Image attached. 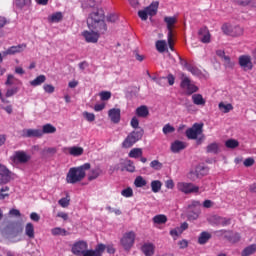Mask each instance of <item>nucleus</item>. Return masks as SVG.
I'll list each match as a JSON object with an SVG mask.
<instances>
[{
	"label": "nucleus",
	"instance_id": "f257e3e1",
	"mask_svg": "<svg viewBox=\"0 0 256 256\" xmlns=\"http://www.w3.org/2000/svg\"><path fill=\"white\" fill-rule=\"evenodd\" d=\"M71 253L75 256H103V253H105V244L99 243L93 250L89 249L87 241L79 240L72 245Z\"/></svg>",
	"mask_w": 256,
	"mask_h": 256
},
{
	"label": "nucleus",
	"instance_id": "f03ea898",
	"mask_svg": "<svg viewBox=\"0 0 256 256\" xmlns=\"http://www.w3.org/2000/svg\"><path fill=\"white\" fill-rule=\"evenodd\" d=\"M88 29L90 31H100V33H107V24H105V12L98 9L92 12L87 19Z\"/></svg>",
	"mask_w": 256,
	"mask_h": 256
},
{
	"label": "nucleus",
	"instance_id": "7ed1b4c3",
	"mask_svg": "<svg viewBox=\"0 0 256 256\" xmlns=\"http://www.w3.org/2000/svg\"><path fill=\"white\" fill-rule=\"evenodd\" d=\"M91 169V163L87 162L78 167H72L69 169L66 175L67 183L71 185H75V183H79L83 181L87 175V171Z\"/></svg>",
	"mask_w": 256,
	"mask_h": 256
},
{
	"label": "nucleus",
	"instance_id": "20e7f679",
	"mask_svg": "<svg viewBox=\"0 0 256 256\" xmlns=\"http://www.w3.org/2000/svg\"><path fill=\"white\" fill-rule=\"evenodd\" d=\"M143 135H145V130H143V128L130 132L122 142L123 149H131L135 143H138V141L143 139Z\"/></svg>",
	"mask_w": 256,
	"mask_h": 256
},
{
	"label": "nucleus",
	"instance_id": "39448f33",
	"mask_svg": "<svg viewBox=\"0 0 256 256\" xmlns=\"http://www.w3.org/2000/svg\"><path fill=\"white\" fill-rule=\"evenodd\" d=\"M158 9H159V2H152L149 6H147L143 10L138 11V17H140L142 21H147L149 16L155 17V15H157Z\"/></svg>",
	"mask_w": 256,
	"mask_h": 256
},
{
	"label": "nucleus",
	"instance_id": "423d86ee",
	"mask_svg": "<svg viewBox=\"0 0 256 256\" xmlns=\"http://www.w3.org/2000/svg\"><path fill=\"white\" fill-rule=\"evenodd\" d=\"M135 237H137V235L135 234L134 231H129L124 233V235L122 236L120 243L123 247V249H125V251H130L131 247H133V245H135Z\"/></svg>",
	"mask_w": 256,
	"mask_h": 256
},
{
	"label": "nucleus",
	"instance_id": "0eeeda50",
	"mask_svg": "<svg viewBox=\"0 0 256 256\" xmlns=\"http://www.w3.org/2000/svg\"><path fill=\"white\" fill-rule=\"evenodd\" d=\"M221 30L224 35H229L230 37H241L244 33L241 26H231L229 24H223Z\"/></svg>",
	"mask_w": 256,
	"mask_h": 256
},
{
	"label": "nucleus",
	"instance_id": "6e6552de",
	"mask_svg": "<svg viewBox=\"0 0 256 256\" xmlns=\"http://www.w3.org/2000/svg\"><path fill=\"white\" fill-rule=\"evenodd\" d=\"M215 234L220 237L224 236L229 243H239V241H241V235L239 233H234L231 230H217Z\"/></svg>",
	"mask_w": 256,
	"mask_h": 256
},
{
	"label": "nucleus",
	"instance_id": "1a4fd4ad",
	"mask_svg": "<svg viewBox=\"0 0 256 256\" xmlns=\"http://www.w3.org/2000/svg\"><path fill=\"white\" fill-rule=\"evenodd\" d=\"M200 135H203V123H194L191 128L186 130L187 139L195 140Z\"/></svg>",
	"mask_w": 256,
	"mask_h": 256
},
{
	"label": "nucleus",
	"instance_id": "9d476101",
	"mask_svg": "<svg viewBox=\"0 0 256 256\" xmlns=\"http://www.w3.org/2000/svg\"><path fill=\"white\" fill-rule=\"evenodd\" d=\"M177 189L181 191V193H185V195H189V193H199V187L195 186L193 183L179 182Z\"/></svg>",
	"mask_w": 256,
	"mask_h": 256
},
{
	"label": "nucleus",
	"instance_id": "9b49d317",
	"mask_svg": "<svg viewBox=\"0 0 256 256\" xmlns=\"http://www.w3.org/2000/svg\"><path fill=\"white\" fill-rule=\"evenodd\" d=\"M13 179V172L0 163V185H7Z\"/></svg>",
	"mask_w": 256,
	"mask_h": 256
},
{
	"label": "nucleus",
	"instance_id": "f8f14e48",
	"mask_svg": "<svg viewBox=\"0 0 256 256\" xmlns=\"http://www.w3.org/2000/svg\"><path fill=\"white\" fill-rule=\"evenodd\" d=\"M103 33L97 30H85L82 32V36L84 37L86 43H97L99 41V37H101Z\"/></svg>",
	"mask_w": 256,
	"mask_h": 256
},
{
	"label": "nucleus",
	"instance_id": "ddd939ff",
	"mask_svg": "<svg viewBox=\"0 0 256 256\" xmlns=\"http://www.w3.org/2000/svg\"><path fill=\"white\" fill-rule=\"evenodd\" d=\"M180 87L182 89H186L188 95H193V93H197V91H199V87L191 83L189 77H184L182 79Z\"/></svg>",
	"mask_w": 256,
	"mask_h": 256
},
{
	"label": "nucleus",
	"instance_id": "4468645a",
	"mask_svg": "<svg viewBox=\"0 0 256 256\" xmlns=\"http://www.w3.org/2000/svg\"><path fill=\"white\" fill-rule=\"evenodd\" d=\"M5 231L11 237H17V235L23 233V227L17 224V222H11L5 227Z\"/></svg>",
	"mask_w": 256,
	"mask_h": 256
},
{
	"label": "nucleus",
	"instance_id": "2eb2a0df",
	"mask_svg": "<svg viewBox=\"0 0 256 256\" xmlns=\"http://www.w3.org/2000/svg\"><path fill=\"white\" fill-rule=\"evenodd\" d=\"M239 65L244 71H251L253 69V62H251V56L242 55L239 57Z\"/></svg>",
	"mask_w": 256,
	"mask_h": 256
},
{
	"label": "nucleus",
	"instance_id": "dca6fc26",
	"mask_svg": "<svg viewBox=\"0 0 256 256\" xmlns=\"http://www.w3.org/2000/svg\"><path fill=\"white\" fill-rule=\"evenodd\" d=\"M14 161L22 164L29 163V161H31V155L23 150L16 151L14 153Z\"/></svg>",
	"mask_w": 256,
	"mask_h": 256
},
{
	"label": "nucleus",
	"instance_id": "f3484780",
	"mask_svg": "<svg viewBox=\"0 0 256 256\" xmlns=\"http://www.w3.org/2000/svg\"><path fill=\"white\" fill-rule=\"evenodd\" d=\"M22 137H36L37 139H41L43 132H41V129H24L22 130Z\"/></svg>",
	"mask_w": 256,
	"mask_h": 256
},
{
	"label": "nucleus",
	"instance_id": "a211bd4d",
	"mask_svg": "<svg viewBox=\"0 0 256 256\" xmlns=\"http://www.w3.org/2000/svg\"><path fill=\"white\" fill-rule=\"evenodd\" d=\"M27 49V44H19L17 46H11L3 52L4 55H16V53H23Z\"/></svg>",
	"mask_w": 256,
	"mask_h": 256
},
{
	"label": "nucleus",
	"instance_id": "6ab92c4d",
	"mask_svg": "<svg viewBox=\"0 0 256 256\" xmlns=\"http://www.w3.org/2000/svg\"><path fill=\"white\" fill-rule=\"evenodd\" d=\"M164 23L167 25L168 34L167 35H175L173 33V28L175 27V24L177 23V17L175 16H165L164 17Z\"/></svg>",
	"mask_w": 256,
	"mask_h": 256
},
{
	"label": "nucleus",
	"instance_id": "aec40b11",
	"mask_svg": "<svg viewBox=\"0 0 256 256\" xmlns=\"http://www.w3.org/2000/svg\"><path fill=\"white\" fill-rule=\"evenodd\" d=\"M199 39L201 43H211V33L207 27L200 28L198 31Z\"/></svg>",
	"mask_w": 256,
	"mask_h": 256
},
{
	"label": "nucleus",
	"instance_id": "412c9836",
	"mask_svg": "<svg viewBox=\"0 0 256 256\" xmlns=\"http://www.w3.org/2000/svg\"><path fill=\"white\" fill-rule=\"evenodd\" d=\"M108 116L110 117V120L112 123H119L121 121V109L119 108H112L108 111Z\"/></svg>",
	"mask_w": 256,
	"mask_h": 256
},
{
	"label": "nucleus",
	"instance_id": "4be33fe9",
	"mask_svg": "<svg viewBox=\"0 0 256 256\" xmlns=\"http://www.w3.org/2000/svg\"><path fill=\"white\" fill-rule=\"evenodd\" d=\"M187 144L183 141L176 140L171 144V151L172 153H179L180 151H183V149H186Z\"/></svg>",
	"mask_w": 256,
	"mask_h": 256
},
{
	"label": "nucleus",
	"instance_id": "5701e85b",
	"mask_svg": "<svg viewBox=\"0 0 256 256\" xmlns=\"http://www.w3.org/2000/svg\"><path fill=\"white\" fill-rule=\"evenodd\" d=\"M216 55H218V57H221V59H223L225 67L231 68L233 67V65H235L233 62H231V58L225 55V51L217 50Z\"/></svg>",
	"mask_w": 256,
	"mask_h": 256
},
{
	"label": "nucleus",
	"instance_id": "b1692460",
	"mask_svg": "<svg viewBox=\"0 0 256 256\" xmlns=\"http://www.w3.org/2000/svg\"><path fill=\"white\" fill-rule=\"evenodd\" d=\"M142 253L146 256H153L155 255V245L153 243H146L141 248Z\"/></svg>",
	"mask_w": 256,
	"mask_h": 256
},
{
	"label": "nucleus",
	"instance_id": "393cba45",
	"mask_svg": "<svg viewBox=\"0 0 256 256\" xmlns=\"http://www.w3.org/2000/svg\"><path fill=\"white\" fill-rule=\"evenodd\" d=\"M102 174L103 170H101V168H94L88 173V181H95V179H98Z\"/></svg>",
	"mask_w": 256,
	"mask_h": 256
},
{
	"label": "nucleus",
	"instance_id": "a878e982",
	"mask_svg": "<svg viewBox=\"0 0 256 256\" xmlns=\"http://www.w3.org/2000/svg\"><path fill=\"white\" fill-rule=\"evenodd\" d=\"M41 133H42V137L44 135H51L53 133H57V128L55 126H53L52 124H45L42 126V130H41Z\"/></svg>",
	"mask_w": 256,
	"mask_h": 256
},
{
	"label": "nucleus",
	"instance_id": "bb28decb",
	"mask_svg": "<svg viewBox=\"0 0 256 256\" xmlns=\"http://www.w3.org/2000/svg\"><path fill=\"white\" fill-rule=\"evenodd\" d=\"M135 113L137 117H142V119H145L146 117H149V108L145 105L139 106L136 108Z\"/></svg>",
	"mask_w": 256,
	"mask_h": 256
},
{
	"label": "nucleus",
	"instance_id": "cd10ccee",
	"mask_svg": "<svg viewBox=\"0 0 256 256\" xmlns=\"http://www.w3.org/2000/svg\"><path fill=\"white\" fill-rule=\"evenodd\" d=\"M67 151L69 155H72V157H81L84 150H83V147L73 146V147L67 148Z\"/></svg>",
	"mask_w": 256,
	"mask_h": 256
},
{
	"label": "nucleus",
	"instance_id": "c85d7f7f",
	"mask_svg": "<svg viewBox=\"0 0 256 256\" xmlns=\"http://www.w3.org/2000/svg\"><path fill=\"white\" fill-rule=\"evenodd\" d=\"M25 235H27L29 239H35V226H33V223L29 222L26 224Z\"/></svg>",
	"mask_w": 256,
	"mask_h": 256
},
{
	"label": "nucleus",
	"instance_id": "c756f323",
	"mask_svg": "<svg viewBox=\"0 0 256 256\" xmlns=\"http://www.w3.org/2000/svg\"><path fill=\"white\" fill-rule=\"evenodd\" d=\"M152 221L155 225H165L168 219L167 216L164 214H158L152 218Z\"/></svg>",
	"mask_w": 256,
	"mask_h": 256
},
{
	"label": "nucleus",
	"instance_id": "7c9ffc66",
	"mask_svg": "<svg viewBox=\"0 0 256 256\" xmlns=\"http://www.w3.org/2000/svg\"><path fill=\"white\" fill-rule=\"evenodd\" d=\"M215 222L216 225H221V227H227L231 225V218L215 216Z\"/></svg>",
	"mask_w": 256,
	"mask_h": 256
},
{
	"label": "nucleus",
	"instance_id": "2f4dec72",
	"mask_svg": "<svg viewBox=\"0 0 256 256\" xmlns=\"http://www.w3.org/2000/svg\"><path fill=\"white\" fill-rule=\"evenodd\" d=\"M31 0H14L16 9H25V7H31Z\"/></svg>",
	"mask_w": 256,
	"mask_h": 256
},
{
	"label": "nucleus",
	"instance_id": "473e14b6",
	"mask_svg": "<svg viewBox=\"0 0 256 256\" xmlns=\"http://www.w3.org/2000/svg\"><path fill=\"white\" fill-rule=\"evenodd\" d=\"M201 215V209H194L188 212L187 219L188 221H197Z\"/></svg>",
	"mask_w": 256,
	"mask_h": 256
},
{
	"label": "nucleus",
	"instance_id": "72a5a7b5",
	"mask_svg": "<svg viewBox=\"0 0 256 256\" xmlns=\"http://www.w3.org/2000/svg\"><path fill=\"white\" fill-rule=\"evenodd\" d=\"M47 81V77L45 75H39L34 80L30 81V85L32 87H39V85H43Z\"/></svg>",
	"mask_w": 256,
	"mask_h": 256
},
{
	"label": "nucleus",
	"instance_id": "f704fd0d",
	"mask_svg": "<svg viewBox=\"0 0 256 256\" xmlns=\"http://www.w3.org/2000/svg\"><path fill=\"white\" fill-rule=\"evenodd\" d=\"M128 156L130 159H139V157H143V149L141 148H133L130 150Z\"/></svg>",
	"mask_w": 256,
	"mask_h": 256
},
{
	"label": "nucleus",
	"instance_id": "c9c22d12",
	"mask_svg": "<svg viewBox=\"0 0 256 256\" xmlns=\"http://www.w3.org/2000/svg\"><path fill=\"white\" fill-rule=\"evenodd\" d=\"M51 233L54 237H57L59 235L62 237H67V235H69V232H67L64 228H61V227L53 228L51 230Z\"/></svg>",
	"mask_w": 256,
	"mask_h": 256
},
{
	"label": "nucleus",
	"instance_id": "e433bc0d",
	"mask_svg": "<svg viewBox=\"0 0 256 256\" xmlns=\"http://www.w3.org/2000/svg\"><path fill=\"white\" fill-rule=\"evenodd\" d=\"M256 253V244H251L242 251V256H250Z\"/></svg>",
	"mask_w": 256,
	"mask_h": 256
},
{
	"label": "nucleus",
	"instance_id": "4c0bfd02",
	"mask_svg": "<svg viewBox=\"0 0 256 256\" xmlns=\"http://www.w3.org/2000/svg\"><path fill=\"white\" fill-rule=\"evenodd\" d=\"M206 152L207 153H213L214 155H217V153H219V144L216 142H213L211 144H209L206 147Z\"/></svg>",
	"mask_w": 256,
	"mask_h": 256
},
{
	"label": "nucleus",
	"instance_id": "58836bf2",
	"mask_svg": "<svg viewBox=\"0 0 256 256\" xmlns=\"http://www.w3.org/2000/svg\"><path fill=\"white\" fill-rule=\"evenodd\" d=\"M209 239H211V234L209 232H202L198 238V243L199 245H205Z\"/></svg>",
	"mask_w": 256,
	"mask_h": 256
},
{
	"label": "nucleus",
	"instance_id": "ea45409f",
	"mask_svg": "<svg viewBox=\"0 0 256 256\" xmlns=\"http://www.w3.org/2000/svg\"><path fill=\"white\" fill-rule=\"evenodd\" d=\"M192 101L194 105H205L206 101L203 99V95L201 94H193Z\"/></svg>",
	"mask_w": 256,
	"mask_h": 256
},
{
	"label": "nucleus",
	"instance_id": "a19ab883",
	"mask_svg": "<svg viewBox=\"0 0 256 256\" xmlns=\"http://www.w3.org/2000/svg\"><path fill=\"white\" fill-rule=\"evenodd\" d=\"M161 187H163V184L159 180H153L151 182V189L153 193H159L161 191Z\"/></svg>",
	"mask_w": 256,
	"mask_h": 256
},
{
	"label": "nucleus",
	"instance_id": "79ce46f5",
	"mask_svg": "<svg viewBox=\"0 0 256 256\" xmlns=\"http://www.w3.org/2000/svg\"><path fill=\"white\" fill-rule=\"evenodd\" d=\"M50 23H59L63 19V14L61 12H56L49 16Z\"/></svg>",
	"mask_w": 256,
	"mask_h": 256
},
{
	"label": "nucleus",
	"instance_id": "37998d69",
	"mask_svg": "<svg viewBox=\"0 0 256 256\" xmlns=\"http://www.w3.org/2000/svg\"><path fill=\"white\" fill-rule=\"evenodd\" d=\"M71 203V198L69 197V194L66 195V197L61 198L58 201V204L60 205V207H63V209H67V207H69Z\"/></svg>",
	"mask_w": 256,
	"mask_h": 256
},
{
	"label": "nucleus",
	"instance_id": "c03bdc74",
	"mask_svg": "<svg viewBox=\"0 0 256 256\" xmlns=\"http://www.w3.org/2000/svg\"><path fill=\"white\" fill-rule=\"evenodd\" d=\"M196 171L199 175V177H205L207 173H209V167L203 166V165H198L196 166Z\"/></svg>",
	"mask_w": 256,
	"mask_h": 256
},
{
	"label": "nucleus",
	"instance_id": "a18cd8bd",
	"mask_svg": "<svg viewBox=\"0 0 256 256\" xmlns=\"http://www.w3.org/2000/svg\"><path fill=\"white\" fill-rule=\"evenodd\" d=\"M124 168L129 173H135V164L133 163V160H125L124 162Z\"/></svg>",
	"mask_w": 256,
	"mask_h": 256
},
{
	"label": "nucleus",
	"instance_id": "49530a36",
	"mask_svg": "<svg viewBox=\"0 0 256 256\" xmlns=\"http://www.w3.org/2000/svg\"><path fill=\"white\" fill-rule=\"evenodd\" d=\"M220 111L224 113H229V111H233V105L232 104H225L223 102H220L218 105Z\"/></svg>",
	"mask_w": 256,
	"mask_h": 256
},
{
	"label": "nucleus",
	"instance_id": "de8ad7c7",
	"mask_svg": "<svg viewBox=\"0 0 256 256\" xmlns=\"http://www.w3.org/2000/svg\"><path fill=\"white\" fill-rule=\"evenodd\" d=\"M6 85H21V81L15 76L9 74L6 80Z\"/></svg>",
	"mask_w": 256,
	"mask_h": 256
},
{
	"label": "nucleus",
	"instance_id": "09e8293b",
	"mask_svg": "<svg viewBox=\"0 0 256 256\" xmlns=\"http://www.w3.org/2000/svg\"><path fill=\"white\" fill-rule=\"evenodd\" d=\"M165 47H167V42L165 40H158L156 42V49L159 53H165Z\"/></svg>",
	"mask_w": 256,
	"mask_h": 256
},
{
	"label": "nucleus",
	"instance_id": "8fccbe9b",
	"mask_svg": "<svg viewBox=\"0 0 256 256\" xmlns=\"http://www.w3.org/2000/svg\"><path fill=\"white\" fill-rule=\"evenodd\" d=\"M135 187H145L147 185V180L143 178V176H138L134 180Z\"/></svg>",
	"mask_w": 256,
	"mask_h": 256
},
{
	"label": "nucleus",
	"instance_id": "3c124183",
	"mask_svg": "<svg viewBox=\"0 0 256 256\" xmlns=\"http://www.w3.org/2000/svg\"><path fill=\"white\" fill-rule=\"evenodd\" d=\"M225 145L227 149H237V146L239 145V141L235 139H229L225 142Z\"/></svg>",
	"mask_w": 256,
	"mask_h": 256
},
{
	"label": "nucleus",
	"instance_id": "603ef678",
	"mask_svg": "<svg viewBox=\"0 0 256 256\" xmlns=\"http://www.w3.org/2000/svg\"><path fill=\"white\" fill-rule=\"evenodd\" d=\"M150 167L155 171H161V169H163V163L159 162V160H153L150 163Z\"/></svg>",
	"mask_w": 256,
	"mask_h": 256
},
{
	"label": "nucleus",
	"instance_id": "864d4df0",
	"mask_svg": "<svg viewBox=\"0 0 256 256\" xmlns=\"http://www.w3.org/2000/svg\"><path fill=\"white\" fill-rule=\"evenodd\" d=\"M188 179H190V181H197V179L201 178L199 176V173L197 172L196 168L195 170H192L188 173L187 175Z\"/></svg>",
	"mask_w": 256,
	"mask_h": 256
},
{
	"label": "nucleus",
	"instance_id": "5fc2aeb1",
	"mask_svg": "<svg viewBox=\"0 0 256 256\" xmlns=\"http://www.w3.org/2000/svg\"><path fill=\"white\" fill-rule=\"evenodd\" d=\"M99 97L101 101H109L111 99V92L110 91H102L99 93Z\"/></svg>",
	"mask_w": 256,
	"mask_h": 256
},
{
	"label": "nucleus",
	"instance_id": "6e6d98bb",
	"mask_svg": "<svg viewBox=\"0 0 256 256\" xmlns=\"http://www.w3.org/2000/svg\"><path fill=\"white\" fill-rule=\"evenodd\" d=\"M121 196L126 198L133 197V189L131 187H128L122 190Z\"/></svg>",
	"mask_w": 256,
	"mask_h": 256
},
{
	"label": "nucleus",
	"instance_id": "4d7b16f0",
	"mask_svg": "<svg viewBox=\"0 0 256 256\" xmlns=\"http://www.w3.org/2000/svg\"><path fill=\"white\" fill-rule=\"evenodd\" d=\"M162 131L164 135H168V133H175V127L171 126V124H166Z\"/></svg>",
	"mask_w": 256,
	"mask_h": 256
},
{
	"label": "nucleus",
	"instance_id": "13d9d810",
	"mask_svg": "<svg viewBox=\"0 0 256 256\" xmlns=\"http://www.w3.org/2000/svg\"><path fill=\"white\" fill-rule=\"evenodd\" d=\"M130 125L135 129V131H139V129H141V127H139V119H137V117H133L131 119Z\"/></svg>",
	"mask_w": 256,
	"mask_h": 256
},
{
	"label": "nucleus",
	"instance_id": "bf43d9fd",
	"mask_svg": "<svg viewBox=\"0 0 256 256\" xmlns=\"http://www.w3.org/2000/svg\"><path fill=\"white\" fill-rule=\"evenodd\" d=\"M234 3L241 7H247V5H251V3H253V0H234Z\"/></svg>",
	"mask_w": 256,
	"mask_h": 256
},
{
	"label": "nucleus",
	"instance_id": "052dcab7",
	"mask_svg": "<svg viewBox=\"0 0 256 256\" xmlns=\"http://www.w3.org/2000/svg\"><path fill=\"white\" fill-rule=\"evenodd\" d=\"M83 117H85L86 120L89 121V123H93V121H95V114L94 113L84 112Z\"/></svg>",
	"mask_w": 256,
	"mask_h": 256
},
{
	"label": "nucleus",
	"instance_id": "680f3d73",
	"mask_svg": "<svg viewBox=\"0 0 256 256\" xmlns=\"http://www.w3.org/2000/svg\"><path fill=\"white\" fill-rule=\"evenodd\" d=\"M43 89L45 93H55V86L51 84H44Z\"/></svg>",
	"mask_w": 256,
	"mask_h": 256
},
{
	"label": "nucleus",
	"instance_id": "e2e57ef3",
	"mask_svg": "<svg viewBox=\"0 0 256 256\" xmlns=\"http://www.w3.org/2000/svg\"><path fill=\"white\" fill-rule=\"evenodd\" d=\"M187 71H189L190 73H192V75H201V70H199V68L194 67V66H189L188 68H186Z\"/></svg>",
	"mask_w": 256,
	"mask_h": 256
},
{
	"label": "nucleus",
	"instance_id": "0e129e2a",
	"mask_svg": "<svg viewBox=\"0 0 256 256\" xmlns=\"http://www.w3.org/2000/svg\"><path fill=\"white\" fill-rule=\"evenodd\" d=\"M174 37H175V35H167L168 45H169L170 51H175V49L173 47V45H175V42L173 40Z\"/></svg>",
	"mask_w": 256,
	"mask_h": 256
},
{
	"label": "nucleus",
	"instance_id": "69168bd1",
	"mask_svg": "<svg viewBox=\"0 0 256 256\" xmlns=\"http://www.w3.org/2000/svg\"><path fill=\"white\" fill-rule=\"evenodd\" d=\"M18 91H19V88H17V87L8 89L7 92H6V97H13V95L18 93Z\"/></svg>",
	"mask_w": 256,
	"mask_h": 256
},
{
	"label": "nucleus",
	"instance_id": "338daca9",
	"mask_svg": "<svg viewBox=\"0 0 256 256\" xmlns=\"http://www.w3.org/2000/svg\"><path fill=\"white\" fill-rule=\"evenodd\" d=\"M188 207L190 209H199V207H201V202H199L197 200H193Z\"/></svg>",
	"mask_w": 256,
	"mask_h": 256
},
{
	"label": "nucleus",
	"instance_id": "774afa93",
	"mask_svg": "<svg viewBox=\"0 0 256 256\" xmlns=\"http://www.w3.org/2000/svg\"><path fill=\"white\" fill-rule=\"evenodd\" d=\"M178 245L180 249H187V247H189V242L186 239H183L178 242Z\"/></svg>",
	"mask_w": 256,
	"mask_h": 256
}]
</instances>
